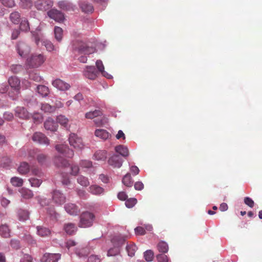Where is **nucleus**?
<instances>
[{
	"instance_id": "nucleus-24",
	"label": "nucleus",
	"mask_w": 262,
	"mask_h": 262,
	"mask_svg": "<svg viewBox=\"0 0 262 262\" xmlns=\"http://www.w3.org/2000/svg\"><path fill=\"white\" fill-rule=\"evenodd\" d=\"M95 135L96 136L103 140H106L111 136V135L108 132L103 129H96L95 132Z\"/></svg>"
},
{
	"instance_id": "nucleus-6",
	"label": "nucleus",
	"mask_w": 262,
	"mask_h": 262,
	"mask_svg": "<svg viewBox=\"0 0 262 262\" xmlns=\"http://www.w3.org/2000/svg\"><path fill=\"white\" fill-rule=\"evenodd\" d=\"M16 50L20 56L26 57L31 51L30 47L24 41H19L16 46Z\"/></svg>"
},
{
	"instance_id": "nucleus-32",
	"label": "nucleus",
	"mask_w": 262,
	"mask_h": 262,
	"mask_svg": "<svg viewBox=\"0 0 262 262\" xmlns=\"http://www.w3.org/2000/svg\"><path fill=\"white\" fill-rule=\"evenodd\" d=\"M19 192L21 193V196L26 199H30L33 196L32 191L27 188H22L20 189Z\"/></svg>"
},
{
	"instance_id": "nucleus-64",
	"label": "nucleus",
	"mask_w": 262,
	"mask_h": 262,
	"mask_svg": "<svg viewBox=\"0 0 262 262\" xmlns=\"http://www.w3.org/2000/svg\"><path fill=\"white\" fill-rule=\"evenodd\" d=\"M21 262H32V258L29 254H25L21 260Z\"/></svg>"
},
{
	"instance_id": "nucleus-40",
	"label": "nucleus",
	"mask_w": 262,
	"mask_h": 262,
	"mask_svg": "<svg viewBox=\"0 0 262 262\" xmlns=\"http://www.w3.org/2000/svg\"><path fill=\"white\" fill-rule=\"evenodd\" d=\"M62 29L59 27L54 28L55 37L58 41H60L62 38Z\"/></svg>"
},
{
	"instance_id": "nucleus-11",
	"label": "nucleus",
	"mask_w": 262,
	"mask_h": 262,
	"mask_svg": "<svg viewBox=\"0 0 262 262\" xmlns=\"http://www.w3.org/2000/svg\"><path fill=\"white\" fill-rule=\"evenodd\" d=\"M55 148L59 152L62 154L67 158H72L74 156L73 150L70 149L67 145H57Z\"/></svg>"
},
{
	"instance_id": "nucleus-57",
	"label": "nucleus",
	"mask_w": 262,
	"mask_h": 262,
	"mask_svg": "<svg viewBox=\"0 0 262 262\" xmlns=\"http://www.w3.org/2000/svg\"><path fill=\"white\" fill-rule=\"evenodd\" d=\"M34 123H39L42 121V116L39 113H34L32 116Z\"/></svg>"
},
{
	"instance_id": "nucleus-1",
	"label": "nucleus",
	"mask_w": 262,
	"mask_h": 262,
	"mask_svg": "<svg viewBox=\"0 0 262 262\" xmlns=\"http://www.w3.org/2000/svg\"><path fill=\"white\" fill-rule=\"evenodd\" d=\"M46 58L42 54L34 53L26 60V64L31 68H37L40 67L45 61Z\"/></svg>"
},
{
	"instance_id": "nucleus-47",
	"label": "nucleus",
	"mask_w": 262,
	"mask_h": 262,
	"mask_svg": "<svg viewBox=\"0 0 262 262\" xmlns=\"http://www.w3.org/2000/svg\"><path fill=\"white\" fill-rule=\"evenodd\" d=\"M144 257L147 261H151L154 258L153 251L151 250L146 251L144 253Z\"/></svg>"
},
{
	"instance_id": "nucleus-14",
	"label": "nucleus",
	"mask_w": 262,
	"mask_h": 262,
	"mask_svg": "<svg viewBox=\"0 0 262 262\" xmlns=\"http://www.w3.org/2000/svg\"><path fill=\"white\" fill-rule=\"evenodd\" d=\"M66 212L71 215H77L80 212V209L75 204L67 203L64 205Z\"/></svg>"
},
{
	"instance_id": "nucleus-36",
	"label": "nucleus",
	"mask_w": 262,
	"mask_h": 262,
	"mask_svg": "<svg viewBox=\"0 0 262 262\" xmlns=\"http://www.w3.org/2000/svg\"><path fill=\"white\" fill-rule=\"evenodd\" d=\"M18 219L20 221H25L29 219V212L28 211L20 209L18 211Z\"/></svg>"
},
{
	"instance_id": "nucleus-25",
	"label": "nucleus",
	"mask_w": 262,
	"mask_h": 262,
	"mask_svg": "<svg viewBox=\"0 0 262 262\" xmlns=\"http://www.w3.org/2000/svg\"><path fill=\"white\" fill-rule=\"evenodd\" d=\"M17 171L20 174H25L30 171V166L28 163L23 162L20 164Z\"/></svg>"
},
{
	"instance_id": "nucleus-20",
	"label": "nucleus",
	"mask_w": 262,
	"mask_h": 262,
	"mask_svg": "<svg viewBox=\"0 0 262 262\" xmlns=\"http://www.w3.org/2000/svg\"><path fill=\"white\" fill-rule=\"evenodd\" d=\"M115 151L123 157H127L129 155V151L127 147L123 145H119L115 147Z\"/></svg>"
},
{
	"instance_id": "nucleus-45",
	"label": "nucleus",
	"mask_w": 262,
	"mask_h": 262,
	"mask_svg": "<svg viewBox=\"0 0 262 262\" xmlns=\"http://www.w3.org/2000/svg\"><path fill=\"white\" fill-rule=\"evenodd\" d=\"M101 114V112L100 111L95 110L86 113L85 116L88 119H93L95 117H99Z\"/></svg>"
},
{
	"instance_id": "nucleus-33",
	"label": "nucleus",
	"mask_w": 262,
	"mask_h": 262,
	"mask_svg": "<svg viewBox=\"0 0 262 262\" xmlns=\"http://www.w3.org/2000/svg\"><path fill=\"white\" fill-rule=\"evenodd\" d=\"M0 234L4 238H8L10 236V230L6 225H3L0 226Z\"/></svg>"
},
{
	"instance_id": "nucleus-46",
	"label": "nucleus",
	"mask_w": 262,
	"mask_h": 262,
	"mask_svg": "<svg viewBox=\"0 0 262 262\" xmlns=\"http://www.w3.org/2000/svg\"><path fill=\"white\" fill-rule=\"evenodd\" d=\"M20 29L23 31H28L30 29L29 25L26 19H22L20 24Z\"/></svg>"
},
{
	"instance_id": "nucleus-8",
	"label": "nucleus",
	"mask_w": 262,
	"mask_h": 262,
	"mask_svg": "<svg viewBox=\"0 0 262 262\" xmlns=\"http://www.w3.org/2000/svg\"><path fill=\"white\" fill-rule=\"evenodd\" d=\"M52 200L54 203L57 205H62L65 203L66 198L59 190H54L52 193Z\"/></svg>"
},
{
	"instance_id": "nucleus-3",
	"label": "nucleus",
	"mask_w": 262,
	"mask_h": 262,
	"mask_svg": "<svg viewBox=\"0 0 262 262\" xmlns=\"http://www.w3.org/2000/svg\"><path fill=\"white\" fill-rule=\"evenodd\" d=\"M94 215L89 212H84L80 215L79 226L81 228H86L93 225Z\"/></svg>"
},
{
	"instance_id": "nucleus-34",
	"label": "nucleus",
	"mask_w": 262,
	"mask_h": 262,
	"mask_svg": "<svg viewBox=\"0 0 262 262\" xmlns=\"http://www.w3.org/2000/svg\"><path fill=\"white\" fill-rule=\"evenodd\" d=\"M59 7L66 11H70V10H74V7L72 4L69 3L65 2H60L59 3Z\"/></svg>"
},
{
	"instance_id": "nucleus-17",
	"label": "nucleus",
	"mask_w": 262,
	"mask_h": 262,
	"mask_svg": "<svg viewBox=\"0 0 262 262\" xmlns=\"http://www.w3.org/2000/svg\"><path fill=\"white\" fill-rule=\"evenodd\" d=\"M52 84L54 87L61 91H66L70 88V85L68 83L59 79H57L53 81Z\"/></svg>"
},
{
	"instance_id": "nucleus-5",
	"label": "nucleus",
	"mask_w": 262,
	"mask_h": 262,
	"mask_svg": "<svg viewBox=\"0 0 262 262\" xmlns=\"http://www.w3.org/2000/svg\"><path fill=\"white\" fill-rule=\"evenodd\" d=\"M28 156L32 159L36 158L38 163L41 165L45 164L48 158L47 155L41 152L37 149L29 150L28 151Z\"/></svg>"
},
{
	"instance_id": "nucleus-13",
	"label": "nucleus",
	"mask_w": 262,
	"mask_h": 262,
	"mask_svg": "<svg viewBox=\"0 0 262 262\" xmlns=\"http://www.w3.org/2000/svg\"><path fill=\"white\" fill-rule=\"evenodd\" d=\"M48 15L51 18L58 22L63 21L64 18L63 14L57 9H53L49 11Z\"/></svg>"
},
{
	"instance_id": "nucleus-62",
	"label": "nucleus",
	"mask_w": 262,
	"mask_h": 262,
	"mask_svg": "<svg viewBox=\"0 0 262 262\" xmlns=\"http://www.w3.org/2000/svg\"><path fill=\"white\" fill-rule=\"evenodd\" d=\"M71 174L73 176H76L79 172V168L78 166L73 165L71 166Z\"/></svg>"
},
{
	"instance_id": "nucleus-56",
	"label": "nucleus",
	"mask_w": 262,
	"mask_h": 262,
	"mask_svg": "<svg viewBox=\"0 0 262 262\" xmlns=\"http://www.w3.org/2000/svg\"><path fill=\"white\" fill-rule=\"evenodd\" d=\"M158 262H168L169 258L164 254H159L156 256Z\"/></svg>"
},
{
	"instance_id": "nucleus-50",
	"label": "nucleus",
	"mask_w": 262,
	"mask_h": 262,
	"mask_svg": "<svg viewBox=\"0 0 262 262\" xmlns=\"http://www.w3.org/2000/svg\"><path fill=\"white\" fill-rule=\"evenodd\" d=\"M57 121L61 125L66 126L69 122V120L64 116L59 115L57 117Z\"/></svg>"
},
{
	"instance_id": "nucleus-27",
	"label": "nucleus",
	"mask_w": 262,
	"mask_h": 262,
	"mask_svg": "<svg viewBox=\"0 0 262 262\" xmlns=\"http://www.w3.org/2000/svg\"><path fill=\"white\" fill-rule=\"evenodd\" d=\"M37 234L41 237L49 236L51 234L50 230L46 227L42 226L37 227Z\"/></svg>"
},
{
	"instance_id": "nucleus-60",
	"label": "nucleus",
	"mask_w": 262,
	"mask_h": 262,
	"mask_svg": "<svg viewBox=\"0 0 262 262\" xmlns=\"http://www.w3.org/2000/svg\"><path fill=\"white\" fill-rule=\"evenodd\" d=\"M244 203L250 208H253L254 207V202L252 199L249 197L247 196L244 198Z\"/></svg>"
},
{
	"instance_id": "nucleus-37",
	"label": "nucleus",
	"mask_w": 262,
	"mask_h": 262,
	"mask_svg": "<svg viewBox=\"0 0 262 262\" xmlns=\"http://www.w3.org/2000/svg\"><path fill=\"white\" fill-rule=\"evenodd\" d=\"M41 110L45 113H52L55 111V107L48 103H43L41 104Z\"/></svg>"
},
{
	"instance_id": "nucleus-49",
	"label": "nucleus",
	"mask_w": 262,
	"mask_h": 262,
	"mask_svg": "<svg viewBox=\"0 0 262 262\" xmlns=\"http://www.w3.org/2000/svg\"><path fill=\"white\" fill-rule=\"evenodd\" d=\"M120 253V250L119 247L115 246L114 248L110 249L107 253L108 256H115L118 254Z\"/></svg>"
},
{
	"instance_id": "nucleus-23",
	"label": "nucleus",
	"mask_w": 262,
	"mask_h": 262,
	"mask_svg": "<svg viewBox=\"0 0 262 262\" xmlns=\"http://www.w3.org/2000/svg\"><path fill=\"white\" fill-rule=\"evenodd\" d=\"M54 162L58 167H66L70 165L67 160L60 156L55 158Z\"/></svg>"
},
{
	"instance_id": "nucleus-16",
	"label": "nucleus",
	"mask_w": 262,
	"mask_h": 262,
	"mask_svg": "<svg viewBox=\"0 0 262 262\" xmlns=\"http://www.w3.org/2000/svg\"><path fill=\"white\" fill-rule=\"evenodd\" d=\"M60 257V254L45 253L41 260L42 262H57Z\"/></svg>"
},
{
	"instance_id": "nucleus-58",
	"label": "nucleus",
	"mask_w": 262,
	"mask_h": 262,
	"mask_svg": "<svg viewBox=\"0 0 262 262\" xmlns=\"http://www.w3.org/2000/svg\"><path fill=\"white\" fill-rule=\"evenodd\" d=\"M135 232L136 235H143L146 233L145 229L144 227L139 226L135 229Z\"/></svg>"
},
{
	"instance_id": "nucleus-42",
	"label": "nucleus",
	"mask_w": 262,
	"mask_h": 262,
	"mask_svg": "<svg viewBox=\"0 0 262 262\" xmlns=\"http://www.w3.org/2000/svg\"><path fill=\"white\" fill-rule=\"evenodd\" d=\"M11 183L14 186L20 187L23 184V180L20 178L14 177L11 179Z\"/></svg>"
},
{
	"instance_id": "nucleus-51",
	"label": "nucleus",
	"mask_w": 262,
	"mask_h": 262,
	"mask_svg": "<svg viewBox=\"0 0 262 262\" xmlns=\"http://www.w3.org/2000/svg\"><path fill=\"white\" fill-rule=\"evenodd\" d=\"M29 78L30 79L36 82H40L42 79L38 73L35 72L31 73L29 74Z\"/></svg>"
},
{
	"instance_id": "nucleus-31",
	"label": "nucleus",
	"mask_w": 262,
	"mask_h": 262,
	"mask_svg": "<svg viewBox=\"0 0 262 262\" xmlns=\"http://www.w3.org/2000/svg\"><path fill=\"white\" fill-rule=\"evenodd\" d=\"M37 91L42 97H46L49 93V88L44 85H39L37 86Z\"/></svg>"
},
{
	"instance_id": "nucleus-26",
	"label": "nucleus",
	"mask_w": 262,
	"mask_h": 262,
	"mask_svg": "<svg viewBox=\"0 0 262 262\" xmlns=\"http://www.w3.org/2000/svg\"><path fill=\"white\" fill-rule=\"evenodd\" d=\"M64 229L67 234L72 235L76 232L77 227L75 224L69 223L64 225Z\"/></svg>"
},
{
	"instance_id": "nucleus-22",
	"label": "nucleus",
	"mask_w": 262,
	"mask_h": 262,
	"mask_svg": "<svg viewBox=\"0 0 262 262\" xmlns=\"http://www.w3.org/2000/svg\"><path fill=\"white\" fill-rule=\"evenodd\" d=\"M80 7L82 12L85 13H92L94 11V7L92 5L86 2H81L80 4Z\"/></svg>"
},
{
	"instance_id": "nucleus-7",
	"label": "nucleus",
	"mask_w": 262,
	"mask_h": 262,
	"mask_svg": "<svg viewBox=\"0 0 262 262\" xmlns=\"http://www.w3.org/2000/svg\"><path fill=\"white\" fill-rule=\"evenodd\" d=\"M69 141L71 146H73L75 148L82 149L84 146L81 138L78 137L75 134L70 135Z\"/></svg>"
},
{
	"instance_id": "nucleus-18",
	"label": "nucleus",
	"mask_w": 262,
	"mask_h": 262,
	"mask_svg": "<svg viewBox=\"0 0 262 262\" xmlns=\"http://www.w3.org/2000/svg\"><path fill=\"white\" fill-rule=\"evenodd\" d=\"M45 128L51 132H55L57 129V124L55 122L53 119L51 118H49L44 123Z\"/></svg>"
},
{
	"instance_id": "nucleus-53",
	"label": "nucleus",
	"mask_w": 262,
	"mask_h": 262,
	"mask_svg": "<svg viewBox=\"0 0 262 262\" xmlns=\"http://www.w3.org/2000/svg\"><path fill=\"white\" fill-rule=\"evenodd\" d=\"M89 253V250L87 248H82L80 250H77L76 253L79 257H83L88 255Z\"/></svg>"
},
{
	"instance_id": "nucleus-35",
	"label": "nucleus",
	"mask_w": 262,
	"mask_h": 262,
	"mask_svg": "<svg viewBox=\"0 0 262 262\" xmlns=\"http://www.w3.org/2000/svg\"><path fill=\"white\" fill-rule=\"evenodd\" d=\"M122 183L127 187H132L133 184L130 174L128 173L126 174L122 179Z\"/></svg>"
},
{
	"instance_id": "nucleus-61",
	"label": "nucleus",
	"mask_w": 262,
	"mask_h": 262,
	"mask_svg": "<svg viewBox=\"0 0 262 262\" xmlns=\"http://www.w3.org/2000/svg\"><path fill=\"white\" fill-rule=\"evenodd\" d=\"M80 164L82 167L90 168L92 166V162L89 160H82Z\"/></svg>"
},
{
	"instance_id": "nucleus-15",
	"label": "nucleus",
	"mask_w": 262,
	"mask_h": 262,
	"mask_svg": "<svg viewBox=\"0 0 262 262\" xmlns=\"http://www.w3.org/2000/svg\"><path fill=\"white\" fill-rule=\"evenodd\" d=\"M123 161L119 156L114 155L108 160L110 165L114 168H120L122 165Z\"/></svg>"
},
{
	"instance_id": "nucleus-59",
	"label": "nucleus",
	"mask_w": 262,
	"mask_h": 262,
	"mask_svg": "<svg viewBox=\"0 0 262 262\" xmlns=\"http://www.w3.org/2000/svg\"><path fill=\"white\" fill-rule=\"evenodd\" d=\"M2 3L4 6L12 8L15 6V2L13 0H1Z\"/></svg>"
},
{
	"instance_id": "nucleus-29",
	"label": "nucleus",
	"mask_w": 262,
	"mask_h": 262,
	"mask_svg": "<svg viewBox=\"0 0 262 262\" xmlns=\"http://www.w3.org/2000/svg\"><path fill=\"white\" fill-rule=\"evenodd\" d=\"M126 250L128 253V256L133 257L135 255V252L137 250V247L135 244L130 243L127 245Z\"/></svg>"
},
{
	"instance_id": "nucleus-54",
	"label": "nucleus",
	"mask_w": 262,
	"mask_h": 262,
	"mask_svg": "<svg viewBox=\"0 0 262 262\" xmlns=\"http://www.w3.org/2000/svg\"><path fill=\"white\" fill-rule=\"evenodd\" d=\"M11 162L10 159L9 157H3L1 161V166L4 168H7L10 166V164Z\"/></svg>"
},
{
	"instance_id": "nucleus-41",
	"label": "nucleus",
	"mask_w": 262,
	"mask_h": 262,
	"mask_svg": "<svg viewBox=\"0 0 262 262\" xmlns=\"http://www.w3.org/2000/svg\"><path fill=\"white\" fill-rule=\"evenodd\" d=\"M77 181L78 183H79L80 185L84 187H87L90 184V182L88 178L83 176H79L77 178Z\"/></svg>"
},
{
	"instance_id": "nucleus-9",
	"label": "nucleus",
	"mask_w": 262,
	"mask_h": 262,
	"mask_svg": "<svg viewBox=\"0 0 262 262\" xmlns=\"http://www.w3.org/2000/svg\"><path fill=\"white\" fill-rule=\"evenodd\" d=\"M32 139L34 142H37L40 144L48 145L50 143L49 139L40 132L35 133L32 137Z\"/></svg>"
},
{
	"instance_id": "nucleus-39",
	"label": "nucleus",
	"mask_w": 262,
	"mask_h": 262,
	"mask_svg": "<svg viewBox=\"0 0 262 262\" xmlns=\"http://www.w3.org/2000/svg\"><path fill=\"white\" fill-rule=\"evenodd\" d=\"M89 188L90 191L94 194H100L103 191V188L97 185H92Z\"/></svg>"
},
{
	"instance_id": "nucleus-28",
	"label": "nucleus",
	"mask_w": 262,
	"mask_h": 262,
	"mask_svg": "<svg viewBox=\"0 0 262 262\" xmlns=\"http://www.w3.org/2000/svg\"><path fill=\"white\" fill-rule=\"evenodd\" d=\"M96 65L98 69V71L100 72L103 76L107 77V78H110L111 77L110 75L108 74L104 71V67L101 60H97L96 62Z\"/></svg>"
},
{
	"instance_id": "nucleus-63",
	"label": "nucleus",
	"mask_w": 262,
	"mask_h": 262,
	"mask_svg": "<svg viewBox=\"0 0 262 262\" xmlns=\"http://www.w3.org/2000/svg\"><path fill=\"white\" fill-rule=\"evenodd\" d=\"M88 262H100V259L98 256L92 255L89 257Z\"/></svg>"
},
{
	"instance_id": "nucleus-10",
	"label": "nucleus",
	"mask_w": 262,
	"mask_h": 262,
	"mask_svg": "<svg viewBox=\"0 0 262 262\" xmlns=\"http://www.w3.org/2000/svg\"><path fill=\"white\" fill-rule=\"evenodd\" d=\"M35 6L38 10L46 11L51 7L52 3L50 0H37L35 3Z\"/></svg>"
},
{
	"instance_id": "nucleus-38",
	"label": "nucleus",
	"mask_w": 262,
	"mask_h": 262,
	"mask_svg": "<svg viewBox=\"0 0 262 262\" xmlns=\"http://www.w3.org/2000/svg\"><path fill=\"white\" fill-rule=\"evenodd\" d=\"M10 19L13 23L18 24L19 23L20 19L19 13L17 12H12L10 14Z\"/></svg>"
},
{
	"instance_id": "nucleus-44",
	"label": "nucleus",
	"mask_w": 262,
	"mask_h": 262,
	"mask_svg": "<svg viewBox=\"0 0 262 262\" xmlns=\"http://www.w3.org/2000/svg\"><path fill=\"white\" fill-rule=\"evenodd\" d=\"M114 246L118 247L121 246L125 243V239L124 237H114L112 241Z\"/></svg>"
},
{
	"instance_id": "nucleus-19",
	"label": "nucleus",
	"mask_w": 262,
	"mask_h": 262,
	"mask_svg": "<svg viewBox=\"0 0 262 262\" xmlns=\"http://www.w3.org/2000/svg\"><path fill=\"white\" fill-rule=\"evenodd\" d=\"M15 115L19 118L26 119L29 117V113L23 107H17L15 110Z\"/></svg>"
},
{
	"instance_id": "nucleus-52",
	"label": "nucleus",
	"mask_w": 262,
	"mask_h": 262,
	"mask_svg": "<svg viewBox=\"0 0 262 262\" xmlns=\"http://www.w3.org/2000/svg\"><path fill=\"white\" fill-rule=\"evenodd\" d=\"M137 199L135 198H130L126 200L125 204L126 207L130 208L134 207L137 203Z\"/></svg>"
},
{
	"instance_id": "nucleus-55",
	"label": "nucleus",
	"mask_w": 262,
	"mask_h": 262,
	"mask_svg": "<svg viewBox=\"0 0 262 262\" xmlns=\"http://www.w3.org/2000/svg\"><path fill=\"white\" fill-rule=\"evenodd\" d=\"M29 182L31 184V185L32 187H39L42 183V181L40 180L35 178H31L29 179Z\"/></svg>"
},
{
	"instance_id": "nucleus-12",
	"label": "nucleus",
	"mask_w": 262,
	"mask_h": 262,
	"mask_svg": "<svg viewBox=\"0 0 262 262\" xmlns=\"http://www.w3.org/2000/svg\"><path fill=\"white\" fill-rule=\"evenodd\" d=\"M83 73L86 78L91 80L95 79L98 74L94 66H86Z\"/></svg>"
},
{
	"instance_id": "nucleus-43",
	"label": "nucleus",
	"mask_w": 262,
	"mask_h": 262,
	"mask_svg": "<svg viewBox=\"0 0 262 262\" xmlns=\"http://www.w3.org/2000/svg\"><path fill=\"white\" fill-rule=\"evenodd\" d=\"M33 0H20L19 5L21 7L25 9L31 8L33 5Z\"/></svg>"
},
{
	"instance_id": "nucleus-21",
	"label": "nucleus",
	"mask_w": 262,
	"mask_h": 262,
	"mask_svg": "<svg viewBox=\"0 0 262 262\" xmlns=\"http://www.w3.org/2000/svg\"><path fill=\"white\" fill-rule=\"evenodd\" d=\"M106 157V151L105 150H99L95 152L93 156V159L98 161H104Z\"/></svg>"
},
{
	"instance_id": "nucleus-48",
	"label": "nucleus",
	"mask_w": 262,
	"mask_h": 262,
	"mask_svg": "<svg viewBox=\"0 0 262 262\" xmlns=\"http://www.w3.org/2000/svg\"><path fill=\"white\" fill-rule=\"evenodd\" d=\"M42 45L45 46V47L46 48V49L48 51L51 52V51L56 50L55 47H54V46L53 45V43L49 40L43 41L42 42Z\"/></svg>"
},
{
	"instance_id": "nucleus-30",
	"label": "nucleus",
	"mask_w": 262,
	"mask_h": 262,
	"mask_svg": "<svg viewBox=\"0 0 262 262\" xmlns=\"http://www.w3.org/2000/svg\"><path fill=\"white\" fill-rule=\"evenodd\" d=\"M157 247L159 252L162 253H167L169 250L168 244L164 241L160 242L158 244Z\"/></svg>"
},
{
	"instance_id": "nucleus-2",
	"label": "nucleus",
	"mask_w": 262,
	"mask_h": 262,
	"mask_svg": "<svg viewBox=\"0 0 262 262\" xmlns=\"http://www.w3.org/2000/svg\"><path fill=\"white\" fill-rule=\"evenodd\" d=\"M8 82L12 89L11 92H9V96L13 100H15L19 93L20 81L17 77L13 76L9 79Z\"/></svg>"
},
{
	"instance_id": "nucleus-4",
	"label": "nucleus",
	"mask_w": 262,
	"mask_h": 262,
	"mask_svg": "<svg viewBox=\"0 0 262 262\" xmlns=\"http://www.w3.org/2000/svg\"><path fill=\"white\" fill-rule=\"evenodd\" d=\"M73 49L79 53L84 54H90L94 52L95 49L93 48L88 47L86 44L79 40H76L73 44Z\"/></svg>"
}]
</instances>
